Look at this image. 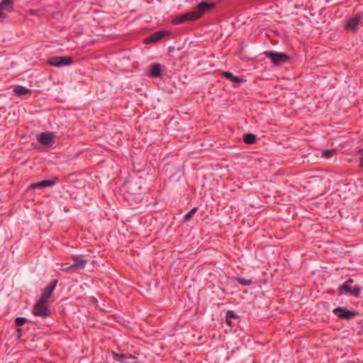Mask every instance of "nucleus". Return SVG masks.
I'll return each instance as SVG.
<instances>
[{
    "instance_id": "obj_15",
    "label": "nucleus",
    "mask_w": 363,
    "mask_h": 363,
    "mask_svg": "<svg viewBox=\"0 0 363 363\" xmlns=\"http://www.w3.org/2000/svg\"><path fill=\"white\" fill-rule=\"evenodd\" d=\"M150 74L154 77H159L161 76L162 71V66L159 63L153 64L150 66Z\"/></svg>"
},
{
    "instance_id": "obj_26",
    "label": "nucleus",
    "mask_w": 363,
    "mask_h": 363,
    "mask_svg": "<svg viewBox=\"0 0 363 363\" xmlns=\"http://www.w3.org/2000/svg\"><path fill=\"white\" fill-rule=\"evenodd\" d=\"M231 81L236 83H241L243 82V79L238 77L234 76Z\"/></svg>"
},
{
    "instance_id": "obj_21",
    "label": "nucleus",
    "mask_w": 363,
    "mask_h": 363,
    "mask_svg": "<svg viewBox=\"0 0 363 363\" xmlns=\"http://www.w3.org/2000/svg\"><path fill=\"white\" fill-rule=\"evenodd\" d=\"M27 322V319L23 317H18L16 319V324L18 326H22Z\"/></svg>"
},
{
    "instance_id": "obj_20",
    "label": "nucleus",
    "mask_w": 363,
    "mask_h": 363,
    "mask_svg": "<svg viewBox=\"0 0 363 363\" xmlns=\"http://www.w3.org/2000/svg\"><path fill=\"white\" fill-rule=\"evenodd\" d=\"M237 281L240 284L243 286H250L252 284V281L251 279L245 278H238Z\"/></svg>"
},
{
    "instance_id": "obj_3",
    "label": "nucleus",
    "mask_w": 363,
    "mask_h": 363,
    "mask_svg": "<svg viewBox=\"0 0 363 363\" xmlns=\"http://www.w3.org/2000/svg\"><path fill=\"white\" fill-rule=\"evenodd\" d=\"M33 313L35 316L43 318H48L51 315V310L48 304L37 302L33 308Z\"/></svg>"
},
{
    "instance_id": "obj_25",
    "label": "nucleus",
    "mask_w": 363,
    "mask_h": 363,
    "mask_svg": "<svg viewBox=\"0 0 363 363\" xmlns=\"http://www.w3.org/2000/svg\"><path fill=\"white\" fill-rule=\"evenodd\" d=\"M358 152H359V154L362 155V157L359 160V166L360 167H363V149L359 150Z\"/></svg>"
},
{
    "instance_id": "obj_16",
    "label": "nucleus",
    "mask_w": 363,
    "mask_h": 363,
    "mask_svg": "<svg viewBox=\"0 0 363 363\" xmlns=\"http://www.w3.org/2000/svg\"><path fill=\"white\" fill-rule=\"evenodd\" d=\"M57 280H53L48 285L43 291V294L51 297L53 291L55 289L57 285Z\"/></svg>"
},
{
    "instance_id": "obj_22",
    "label": "nucleus",
    "mask_w": 363,
    "mask_h": 363,
    "mask_svg": "<svg viewBox=\"0 0 363 363\" xmlns=\"http://www.w3.org/2000/svg\"><path fill=\"white\" fill-rule=\"evenodd\" d=\"M50 298V296L42 294L41 297L38 300V303L48 304V301Z\"/></svg>"
},
{
    "instance_id": "obj_11",
    "label": "nucleus",
    "mask_w": 363,
    "mask_h": 363,
    "mask_svg": "<svg viewBox=\"0 0 363 363\" xmlns=\"http://www.w3.org/2000/svg\"><path fill=\"white\" fill-rule=\"evenodd\" d=\"M72 259L74 262L72 264L69 265V267L77 269H82L85 268L88 262V261L84 259L82 255H73Z\"/></svg>"
},
{
    "instance_id": "obj_1",
    "label": "nucleus",
    "mask_w": 363,
    "mask_h": 363,
    "mask_svg": "<svg viewBox=\"0 0 363 363\" xmlns=\"http://www.w3.org/2000/svg\"><path fill=\"white\" fill-rule=\"evenodd\" d=\"M213 6L214 4L203 1L197 5L194 11L181 16L177 20V23H182L185 21H193L197 20L201 18L204 13L213 8Z\"/></svg>"
},
{
    "instance_id": "obj_10",
    "label": "nucleus",
    "mask_w": 363,
    "mask_h": 363,
    "mask_svg": "<svg viewBox=\"0 0 363 363\" xmlns=\"http://www.w3.org/2000/svg\"><path fill=\"white\" fill-rule=\"evenodd\" d=\"M13 2L12 0H2L0 3V20L7 18L4 11H11L13 10Z\"/></svg>"
},
{
    "instance_id": "obj_13",
    "label": "nucleus",
    "mask_w": 363,
    "mask_h": 363,
    "mask_svg": "<svg viewBox=\"0 0 363 363\" xmlns=\"http://www.w3.org/2000/svg\"><path fill=\"white\" fill-rule=\"evenodd\" d=\"M13 92L16 96H23L26 94H30L32 91L31 89L21 86V85H15L13 87Z\"/></svg>"
},
{
    "instance_id": "obj_19",
    "label": "nucleus",
    "mask_w": 363,
    "mask_h": 363,
    "mask_svg": "<svg viewBox=\"0 0 363 363\" xmlns=\"http://www.w3.org/2000/svg\"><path fill=\"white\" fill-rule=\"evenodd\" d=\"M197 211V208L194 207L189 212H188L184 217V220L185 222H188L191 220L192 216L195 214V213Z\"/></svg>"
},
{
    "instance_id": "obj_8",
    "label": "nucleus",
    "mask_w": 363,
    "mask_h": 363,
    "mask_svg": "<svg viewBox=\"0 0 363 363\" xmlns=\"http://www.w3.org/2000/svg\"><path fill=\"white\" fill-rule=\"evenodd\" d=\"M54 135L50 132L42 133L38 138V140L40 145L50 147L54 143Z\"/></svg>"
},
{
    "instance_id": "obj_18",
    "label": "nucleus",
    "mask_w": 363,
    "mask_h": 363,
    "mask_svg": "<svg viewBox=\"0 0 363 363\" xmlns=\"http://www.w3.org/2000/svg\"><path fill=\"white\" fill-rule=\"evenodd\" d=\"M335 153H336L335 150H333V149L326 150H324L322 152V157L329 159V158H331L332 157H333Z\"/></svg>"
},
{
    "instance_id": "obj_24",
    "label": "nucleus",
    "mask_w": 363,
    "mask_h": 363,
    "mask_svg": "<svg viewBox=\"0 0 363 363\" xmlns=\"http://www.w3.org/2000/svg\"><path fill=\"white\" fill-rule=\"evenodd\" d=\"M222 75L227 78V79H233L234 75L231 73V72H223Z\"/></svg>"
},
{
    "instance_id": "obj_12",
    "label": "nucleus",
    "mask_w": 363,
    "mask_h": 363,
    "mask_svg": "<svg viewBox=\"0 0 363 363\" xmlns=\"http://www.w3.org/2000/svg\"><path fill=\"white\" fill-rule=\"evenodd\" d=\"M165 35H166L165 31H162V30L157 31L156 33H154L149 37L146 38L145 39L144 42L146 44H148L150 43H156V42L159 41L160 40H161L162 38H164L165 36Z\"/></svg>"
},
{
    "instance_id": "obj_5",
    "label": "nucleus",
    "mask_w": 363,
    "mask_h": 363,
    "mask_svg": "<svg viewBox=\"0 0 363 363\" xmlns=\"http://www.w3.org/2000/svg\"><path fill=\"white\" fill-rule=\"evenodd\" d=\"M72 62V60L69 57H52L48 60V64L55 67L69 65Z\"/></svg>"
},
{
    "instance_id": "obj_9",
    "label": "nucleus",
    "mask_w": 363,
    "mask_h": 363,
    "mask_svg": "<svg viewBox=\"0 0 363 363\" xmlns=\"http://www.w3.org/2000/svg\"><path fill=\"white\" fill-rule=\"evenodd\" d=\"M113 359L121 363H138V358L133 355L125 356L123 354H118L115 352H111Z\"/></svg>"
},
{
    "instance_id": "obj_2",
    "label": "nucleus",
    "mask_w": 363,
    "mask_h": 363,
    "mask_svg": "<svg viewBox=\"0 0 363 363\" xmlns=\"http://www.w3.org/2000/svg\"><path fill=\"white\" fill-rule=\"evenodd\" d=\"M354 280L352 279H348L344 284L338 288V294H352L355 297H358L360 294L361 288L359 286H355L353 289H352V284H353Z\"/></svg>"
},
{
    "instance_id": "obj_23",
    "label": "nucleus",
    "mask_w": 363,
    "mask_h": 363,
    "mask_svg": "<svg viewBox=\"0 0 363 363\" xmlns=\"http://www.w3.org/2000/svg\"><path fill=\"white\" fill-rule=\"evenodd\" d=\"M238 316L233 311H228L226 313V319L229 320V319L232 318H238Z\"/></svg>"
},
{
    "instance_id": "obj_17",
    "label": "nucleus",
    "mask_w": 363,
    "mask_h": 363,
    "mask_svg": "<svg viewBox=\"0 0 363 363\" xmlns=\"http://www.w3.org/2000/svg\"><path fill=\"white\" fill-rule=\"evenodd\" d=\"M243 140L246 144L252 145L255 143L256 136L252 133H247L243 135Z\"/></svg>"
},
{
    "instance_id": "obj_4",
    "label": "nucleus",
    "mask_w": 363,
    "mask_h": 363,
    "mask_svg": "<svg viewBox=\"0 0 363 363\" xmlns=\"http://www.w3.org/2000/svg\"><path fill=\"white\" fill-rule=\"evenodd\" d=\"M333 313L339 318L345 320H350L353 318L356 313L354 310H349L343 307H337L333 309Z\"/></svg>"
},
{
    "instance_id": "obj_7",
    "label": "nucleus",
    "mask_w": 363,
    "mask_h": 363,
    "mask_svg": "<svg viewBox=\"0 0 363 363\" xmlns=\"http://www.w3.org/2000/svg\"><path fill=\"white\" fill-rule=\"evenodd\" d=\"M363 17L361 14L357 13L353 17L350 18L346 24L345 28L355 32L357 30L358 26Z\"/></svg>"
},
{
    "instance_id": "obj_6",
    "label": "nucleus",
    "mask_w": 363,
    "mask_h": 363,
    "mask_svg": "<svg viewBox=\"0 0 363 363\" xmlns=\"http://www.w3.org/2000/svg\"><path fill=\"white\" fill-rule=\"evenodd\" d=\"M266 56L270 58L274 64L278 65L289 60V56L284 53L269 51L265 52Z\"/></svg>"
},
{
    "instance_id": "obj_14",
    "label": "nucleus",
    "mask_w": 363,
    "mask_h": 363,
    "mask_svg": "<svg viewBox=\"0 0 363 363\" xmlns=\"http://www.w3.org/2000/svg\"><path fill=\"white\" fill-rule=\"evenodd\" d=\"M56 184V182L54 180H43L39 182L33 183L31 184L32 188H45L48 186H52Z\"/></svg>"
},
{
    "instance_id": "obj_28",
    "label": "nucleus",
    "mask_w": 363,
    "mask_h": 363,
    "mask_svg": "<svg viewBox=\"0 0 363 363\" xmlns=\"http://www.w3.org/2000/svg\"><path fill=\"white\" fill-rule=\"evenodd\" d=\"M226 321H227V323H228V325H233V323H232V321H231V319H229V320H228L226 319Z\"/></svg>"
},
{
    "instance_id": "obj_27",
    "label": "nucleus",
    "mask_w": 363,
    "mask_h": 363,
    "mask_svg": "<svg viewBox=\"0 0 363 363\" xmlns=\"http://www.w3.org/2000/svg\"><path fill=\"white\" fill-rule=\"evenodd\" d=\"M74 268L69 267V266L67 265V264L62 265V270L64 271H70L71 269H73Z\"/></svg>"
}]
</instances>
